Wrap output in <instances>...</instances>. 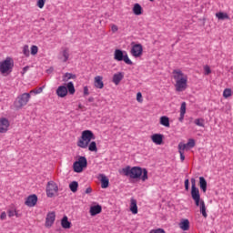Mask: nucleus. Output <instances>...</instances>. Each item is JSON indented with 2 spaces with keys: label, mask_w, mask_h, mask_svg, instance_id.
I'll use <instances>...</instances> for the list:
<instances>
[{
  "label": "nucleus",
  "mask_w": 233,
  "mask_h": 233,
  "mask_svg": "<svg viewBox=\"0 0 233 233\" xmlns=\"http://www.w3.org/2000/svg\"><path fill=\"white\" fill-rule=\"evenodd\" d=\"M122 174L131 179H139V177H141L142 181H147V179H148V170L140 167H131L130 166H127L122 168Z\"/></svg>",
  "instance_id": "1"
},
{
  "label": "nucleus",
  "mask_w": 233,
  "mask_h": 233,
  "mask_svg": "<svg viewBox=\"0 0 233 233\" xmlns=\"http://www.w3.org/2000/svg\"><path fill=\"white\" fill-rule=\"evenodd\" d=\"M173 75L176 81L175 86L177 92H183V90H187V81H188L187 75L183 74L181 70H174Z\"/></svg>",
  "instance_id": "2"
},
{
  "label": "nucleus",
  "mask_w": 233,
  "mask_h": 233,
  "mask_svg": "<svg viewBox=\"0 0 233 233\" xmlns=\"http://www.w3.org/2000/svg\"><path fill=\"white\" fill-rule=\"evenodd\" d=\"M93 139H96V135H94V132L91 130H84L76 145L79 147V148H88V145H90V142Z\"/></svg>",
  "instance_id": "3"
},
{
  "label": "nucleus",
  "mask_w": 233,
  "mask_h": 233,
  "mask_svg": "<svg viewBox=\"0 0 233 233\" xmlns=\"http://www.w3.org/2000/svg\"><path fill=\"white\" fill-rule=\"evenodd\" d=\"M114 60L115 61H124L126 65H133L132 60L128 58V54L127 51H123L121 49H116L114 53Z\"/></svg>",
  "instance_id": "4"
},
{
  "label": "nucleus",
  "mask_w": 233,
  "mask_h": 233,
  "mask_svg": "<svg viewBox=\"0 0 233 233\" xmlns=\"http://www.w3.org/2000/svg\"><path fill=\"white\" fill-rule=\"evenodd\" d=\"M14 68V60L11 57H6L3 62L0 63L1 74H10Z\"/></svg>",
  "instance_id": "5"
},
{
  "label": "nucleus",
  "mask_w": 233,
  "mask_h": 233,
  "mask_svg": "<svg viewBox=\"0 0 233 233\" xmlns=\"http://www.w3.org/2000/svg\"><path fill=\"white\" fill-rule=\"evenodd\" d=\"M30 93H24L18 96L15 101V108H23V106H26L30 101Z\"/></svg>",
  "instance_id": "6"
},
{
  "label": "nucleus",
  "mask_w": 233,
  "mask_h": 233,
  "mask_svg": "<svg viewBox=\"0 0 233 233\" xmlns=\"http://www.w3.org/2000/svg\"><path fill=\"white\" fill-rule=\"evenodd\" d=\"M87 165L88 161L86 160V157H79L78 161H76L73 164L74 172H76L77 174L83 172V169L86 168Z\"/></svg>",
  "instance_id": "7"
},
{
  "label": "nucleus",
  "mask_w": 233,
  "mask_h": 233,
  "mask_svg": "<svg viewBox=\"0 0 233 233\" xmlns=\"http://www.w3.org/2000/svg\"><path fill=\"white\" fill-rule=\"evenodd\" d=\"M59 191L57 184L54 181H49L46 185V196L47 198H54L56 194Z\"/></svg>",
  "instance_id": "8"
},
{
  "label": "nucleus",
  "mask_w": 233,
  "mask_h": 233,
  "mask_svg": "<svg viewBox=\"0 0 233 233\" xmlns=\"http://www.w3.org/2000/svg\"><path fill=\"white\" fill-rule=\"evenodd\" d=\"M131 56L133 57H141L143 56V46L141 44H135L131 48Z\"/></svg>",
  "instance_id": "9"
},
{
  "label": "nucleus",
  "mask_w": 233,
  "mask_h": 233,
  "mask_svg": "<svg viewBox=\"0 0 233 233\" xmlns=\"http://www.w3.org/2000/svg\"><path fill=\"white\" fill-rule=\"evenodd\" d=\"M191 197L192 199L201 198L199 189L196 187V178H191Z\"/></svg>",
  "instance_id": "10"
},
{
  "label": "nucleus",
  "mask_w": 233,
  "mask_h": 233,
  "mask_svg": "<svg viewBox=\"0 0 233 233\" xmlns=\"http://www.w3.org/2000/svg\"><path fill=\"white\" fill-rule=\"evenodd\" d=\"M10 122L6 118H0V134H5L8 132Z\"/></svg>",
  "instance_id": "11"
},
{
  "label": "nucleus",
  "mask_w": 233,
  "mask_h": 233,
  "mask_svg": "<svg viewBox=\"0 0 233 233\" xmlns=\"http://www.w3.org/2000/svg\"><path fill=\"white\" fill-rule=\"evenodd\" d=\"M25 205H26V207H34L35 205H37V195L33 194L30 195L26 198V200L25 202Z\"/></svg>",
  "instance_id": "12"
},
{
  "label": "nucleus",
  "mask_w": 233,
  "mask_h": 233,
  "mask_svg": "<svg viewBox=\"0 0 233 233\" xmlns=\"http://www.w3.org/2000/svg\"><path fill=\"white\" fill-rule=\"evenodd\" d=\"M54 221H56V212L52 211L46 215V227H52V225H54Z\"/></svg>",
  "instance_id": "13"
},
{
  "label": "nucleus",
  "mask_w": 233,
  "mask_h": 233,
  "mask_svg": "<svg viewBox=\"0 0 233 233\" xmlns=\"http://www.w3.org/2000/svg\"><path fill=\"white\" fill-rule=\"evenodd\" d=\"M163 137L164 136L161 134H154L151 136V141H153L155 145H163Z\"/></svg>",
  "instance_id": "14"
},
{
  "label": "nucleus",
  "mask_w": 233,
  "mask_h": 233,
  "mask_svg": "<svg viewBox=\"0 0 233 233\" xmlns=\"http://www.w3.org/2000/svg\"><path fill=\"white\" fill-rule=\"evenodd\" d=\"M60 56H59L58 59H60V61L62 63H66V61H68L69 57H70V53L68 51V48H66L64 49L61 53H60Z\"/></svg>",
  "instance_id": "15"
},
{
  "label": "nucleus",
  "mask_w": 233,
  "mask_h": 233,
  "mask_svg": "<svg viewBox=\"0 0 233 233\" xmlns=\"http://www.w3.org/2000/svg\"><path fill=\"white\" fill-rule=\"evenodd\" d=\"M67 94H68V89L65 86H60L56 89V96H58V97H66Z\"/></svg>",
  "instance_id": "16"
},
{
  "label": "nucleus",
  "mask_w": 233,
  "mask_h": 233,
  "mask_svg": "<svg viewBox=\"0 0 233 233\" xmlns=\"http://www.w3.org/2000/svg\"><path fill=\"white\" fill-rule=\"evenodd\" d=\"M99 177H100L101 187L108 188V185H110V180L108 179V177H106V176H105L104 174H100Z\"/></svg>",
  "instance_id": "17"
},
{
  "label": "nucleus",
  "mask_w": 233,
  "mask_h": 233,
  "mask_svg": "<svg viewBox=\"0 0 233 233\" xmlns=\"http://www.w3.org/2000/svg\"><path fill=\"white\" fill-rule=\"evenodd\" d=\"M101 210H103V208L100 205L92 206L89 213L91 216H97V214H101Z\"/></svg>",
  "instance_id": "18"
},
{
  "label": "nucleus",
  "mask_w": 233,
  "mask_h": 233,
  "mask_svg": "<svg viewBox=\"0 0 233 233\" xmlns=\"http://www.w3.org/2000/svg\"><path fill=\"white\" fill-rule=\"evenodd\" d=\"M123 77H125V74L118 72L113 76V83L115 85H119L121 81H123Z\"/></svg>",
  "instance_id": "19"
},
{
  "label": "nucleus",
  "mask_w": 233,
  "mask_h": 233,
  "mask_svg": "<svg viewBox=\"0 0 233 233\" xmlns=\"http://www.w3.org/2000/svg\"><path fill=\"white\" fill-rule=\"evenodd\" d=\"M95 86L96 88H104L105 84L103 83V76H97L95 77Z\"/></svg>",
  "instance_id": "20"
},
{
  "label": "nucleus",
  "mask_w": 233,
  "mask_h": 233,
  "mask_svg": "<svg viewBox=\"0 0 233 233\" xmlns=\"http://www.w3.org/2000/svg\"><path fill=\"white\" fill-rule=\"evenodd\" d=\"M130 211L132 214H137V200L136 198H131Z\"/></svg>",
  "instance_id": "21"
},
{
  "label": "nucleus",
  "mask_w": 233,
  "mask_h": 233,
  "mask_svg": "<svg viewBox=\"0 0 233 233\" xmlns=\"http://www.w3.org/2000/svg\"><path fill=\"white\" fill-rule=\"evenodd\" d=\"M133 14H135V15H141V14H143V7H141V5L139 4L134 5Z\"/></svg>",
  "instance_id": "22"
},
{
  "label": "nucleus",
  "mask_w": 233,
  "mask_h": 233,
  "mask_svg": "<svg viewBox=\"0 0 233 233\" xmlns=\"http://www.w3.org/2000/svg\"><path fill=\"white\" fill-rule=\"evenodd\" d=\"M61 225L63 228H70L72 227V223L68 221V217L65 216L61 220Z\"/></svg>",
  "instance_id": "23"
},
{
  "label": "nucleus",
  "mask_w": 233,
  "mask_h": 233,
  "mask_svg": "<svg viewBox=\"0 0 233 233\" xmlns=\"http://www.w3.org/2000/svg\"><path fill=\"white\" fill-rule=\"evenodd\" d=\"M160 125L168 128L170 127V118L167 116H161Z\"/></svg>",
  "instance_id": "24"
},
{
  "label": "nucleus",
  "mask_w": 233,
  "mask_h": 233,
  "mask_svg": "<svg viewBox=\"0 0 233 233\" xmlns=\"http://www.w3.org/2000/svg\"><path fill=\"white\" fill-rule=\"evenodd\" d=\"M66 87L67 88V92H69L71 96H74V94H76V87L74 86L73 82H68Z\"/></svg>",
  "instance_id": "25"
},
{
  "label": "nucleus",
  "mask_w": 233,
  "mask_h": 233,
  "mask_svg": "<svg viewBox=\"0 0 233 233\" xmlns=\"http://www.w3.org/2000/svg\"><path fill=\"white\" fill-rule=\"evenodd\" d=\"M216 17H218L220 21H224V19H230V16H228V14L224 12L217 13Z\"/></svg>",
  "instance_id": "26"
},
{
  "label": "nucleus",
  "mask_w": 233,
  "mask_h": 233,
  "mask_svg": "<svg viewBox=\"0 0 233 233\" xmlns=\"http://www.w3.org/2000/svg\"><path fill=\"white\" fill-rule=\"evenodd\" d=\"M78 187H79V183H77V181H73L69 184V188L73 193L77 192Z\"/></svg>",
  "instance_id": "27"
},
{
  "label": "nucleus",
  "mask_w": 233,
  "mask_h": 233,
  "mask_svg": "<svg viewBox=\"0 0 233 233\" xmlns=\"http://www.w3.org/2000/svg\"><path fill=\"white\" fill-rule=\"evenodd\" d=\"M87 147L89 152H97V144L96 141L90 142Z\"/></svg>",
  "instance_id": "28"
},
{
  "label": "nucleus",
  "mask_w": 233,
  "mask_h": 233,
  "mask_svg": "<svg viewBox=\"0 0 233 233\" xmlns=\"http://www.w3.org/2000/svg\"><path fill=\"white\" fill-rule=\"evenodd\" d=\"M180 228L182 230H188V228H190V222L188 221V219H185L180 223Z\"/></svg>",
  "instance_id": "29"
},
{
  "label": "nucleus",
  "mask_w": 233,
  "mask_h": 233,
  "mask_svg": "<svg viewBox=\"0 0 233 233\" xmlns=\"http://www.w3.org/2000/svg\"><path fill=\"white\" fill-rule=\"evenodd\" d=\"M69 79H76V75L72 73H66L63 76V81L66 82Z\"/></svg>",
  "instance_id": "30"
},
{
  "label": "nucleus",
  "mask_w": 233,
  "mask_h": 233,
  "mask_svg": "<svg viewBox=\"0 0 233 233\" xmlns=\"http://www.w3.org/2000/svg\"><path fill=\"white\" fill-rule=\"evenodd\" d=\"M232 96V89L230 88H226L223 91V97H225V99H228V97Z\"/></svg>",
  "instance_id": "31"
},
{
  "label": "nucleus",
  "mask_w": 233,
  "mask_h": 233,
  "mask_svg": "<svg viewBox=\"0 0 233 233\" xmlns=\"http://www.w3.org/2000/svg\"><path fill=\"white\" fill-rule=\"evenodd\" d=\"M186 146L187 147V149L194 148L196 147V140L189 138Z\"/></svg>",
  "instance_id": "32"
},
{
  "label": "nucleus",
  "mask_w": 233,
  "mask_h": 233,
  "mask_svg": "<svg viewBox=\"0 0 233 233\" xmlns=\"http://www.w3.org/2000/svg\"><path fill=\"white\" fill-rule=\"evenodd\" d=\"M185 150H188L187 144L179 143L178 144V152L185 153Z\"/></svg>",
  "instance_id": "33"
},
{
  "label": "nucleus",
  "mask_w": 233,
  "mask_h": 233,
  "mask_svg": "<svg viewBox=\"0 0 233 233\" xmlns=\"http://www.w3.org/2000/svg\"><path fill=\"white\" fill-rule=\"evenodd\" d=\"M180 114H187V103L182 102L181 106H180Z\"/></svg>",
  "instance_id": "34"
},
{
  "label": "nucleus",
  "mask_w": 233,
  "mask_h": 233,
  "mask_svg": "<svg viewBox=\"0 0 233 233\" xmlns=\"http://www.w3.org/2000/svg\"><path fill=\"white\" fill-rule=\"evenodd\" d=\"M23 54L25 57H28L30 56V49L28 48V46H25L23 47Z\"/></svg>",
  "instance_id": "35"
},
{
  "label": "nucleus",
  "mask_w": 233,
  "mask_h": 233,
  "mask_svg": "<svg viewBox=\"0 0 233 233\" xmlns=\"http://www.w3.org/2000/svg\"><path fill=\"white\" fill-rule=\"evenodd\" d=\"M200 214L205 218V201H200Z\"/></svg>",
  "instance_id": "36"
},
{
  "label": "nucleus",
  "mask_w": 233,
  "mask_h": 233,
  "mask_svg": "<svg viewBox=\"0 0 233 233\" xmlns=\"http://www.w3.org/2000/svg\"><path fill=\"white\" fill-rule=\"evenodd\" d=\"M199 180H200V188L203 192H205V177H200Z\"/></svg>",
  "instance_id": "37"
},
{
  "label": "nucleus",
  "mask_w": 233,
  "mask_h": 233,
  "mask_svg": "<svg viewBox=\"0 0 233 233\" xmlns=\"http://www.w3.org/2000/svg\"><path fill=\"white\" fill-rule=\"evenodd\" d=\"M45 3H46V0H37L36 6H38V8H44Z\"/></svg>",
  "instance_id": "38"
},
{
  "label": "nucleus",
  "mask_w": 233,
  "mask_h": 233,
  "mask_svg": "<svg viewBox=\"0 0 233 233\" xmlns=\"http://www.w3.org/2000/svg\"><path fill=\"white\" fill-rule=\"evenodd\" d=\"M7 214H8V217H9V218H14V216H15V215H16V218L19 217V216H17V213H16L15 210H14V209H9V210L7 211Z\"/></svg>",
  "instance_id": "39"
},
{
  "label": "nucleus",
  "mask_w": 233,
  "mask_h": 233,
  "mask_svg": "<svg viewBox=\"0 0 233 233\" xmlns=\"http://www.w3.org/2000/svg\"><path fill=\"white\" fill-rule=\"evenodd\" d=\"M39 48L37 47V46H31V54L32 56H35V54H37Z\"/></svg>",
  "instance_id": "40"
},
{
  "label": "nucleus",
  "mask_w": 233,
  "mask_h": 233,
  "mask_svg": "<svg viewBox=\"0 0 233 233\" xmlns=\"http://www.w3.org/2000/svg\"><path fill=\"white\" fill-rule=\"evenodd\" d=\"M137 101H138V103H143V95L141 94V92H138L137 94Z\"/></svg>",
  "instance_id": "41"
},
{
  "label": "nucleus",
  "mask_w": 233,
  "mask_h": 233,
  "mask_svg": "<svg viewBox=\"0 0 233 233\" xmlns=\"http://www.w3.org/2000/svg\"><path fill=\"white\" fill-rule=\"evenodd\" d=\"M149 233H165V229L163 228L153 229Z\"/></svg>",
  "instance_id": "42"
},
{
  "label": "nucleus",
  "mask_w": 233,
  "mask_h": 233,
  "mask_svg": "<svg viewBox=\"0 0 233 233\" xmlns=\"http://www.w3.org/2000/svg\"><path fill=\"white\" fill-rule=\"evenodd\" d=\"M205 74L206 76H208V74H212V70H210V66H205Z\"/></svg>",
  "instance_id": "43"
},
{
  "label": "nucleus",
  "mask_w": 233,
  "mask_h": 233,
  "mask_svg": "<svg viewBox=\"0 0 233 233\" xmlns=\"http://www.w3.org/2000/svg\"><path fill=\"white\" fill-rule=\"evenodd\" d=\"M195 124H197L198 127H203V119H196Z\"/></svg>",
  "instance_id": "44"
},
{
  "label": "nucleus",
  "mask_w": 233,
  "mask_h": 233,
  "mask_svg": "<svg viewBox=\"0 0 233 233\" xmlns=\"http://www.w3.org/2000/svg\"><path fill=\"white\" fill-rule=\"evenodd\" d=\"M34 92H35V94H41V92H43V87H39L36 91L32 90V91L30 92V94H32V93H34Z\"/></svg>",
  "instance_id": "45"
},
{
  "label": "nucleus",
  "mask_w": 233,
  "mask_h": 233,
  "mask_svg": "<svg viewBox=\"0 0 233 233\" xmlns=\"http://www.w3.org/2000/svg\"><path fill=\"white\" fill-rule=\"evenodd\" d=\"M184 183H185L186 190H188V188H189V180H188V178H187Z\"/></svg>",
  "instance_id": "46"
},
{
  "label": "nucleus",
  "mask_w": 233,
  "mask_h": 233,
  "mask_svg": "<svg viewBox=\"0 0 233 233\" xmlns=\"http://www.w3.org/2000/svg\"><path fill=\"white\" fill-rule=\"evenodd\" d=\"M193 201H195L196 207H199V202L201 201V198H193Z\"/></svg>",
  "instance_id": "47"
},
{
  "label": "nucleus",
  "mask_w": 233,
  "mask_h": 233,
  "mask_svg": "<svg viewBox=\"0 0 233 233\" xmlns=\"http://www.w3.org/2000/svg\"><path fill=\"white\" fill-rule=\"evenodd\" d=\"M0 219L5 220L6 219V212H2L1 215H0Z\"/></svg>",
  "instance_id": "48"
},
{
  "label": "nucleus",
  "mask_w": 233,
  "mask_h": 233,
  "mask_svg": "<svg viewBox=\"0 0 233 233\" xmlns=\"http://www.w3.org/2000/svg\"><path fill=\"white\" fill-rule=\"evenodd\" d=\"M111 30H112V32H114V33L117 32V30H118L117 25H113L111 26Z\"/></svg>",
  "instance_id": "49"
},
{
  "label": "nucleus",
  "mask_w": 233,
  "mask_h": 233,
  "mask_svg": "<svg viewBox=\"0 0 233 233\" xmlns=\"http://www.w3.org/2000/svg\"><path fill=\"white\" fill-rule=\"evenodd\" d=\"M89 92H88V86H85L84 87V96H89Z\"/></svg>",
  "instance_id": "50"
},
{
  "label": "nucleus",
  "mask_w": 233,
  "mask_h": 233,
  "mask_svg": "<svg viewBox=\"0 0 233 233\" xmlns=\"http://www.w3.org/2000/svg\"><path fill=\"white\" fill-rule=\"evenodd\" d=\"M185 119V114L180 113V116L178 118V121H180V123H183V120Z\"/></svg>",
  "instance_id": "51"
},
{
  "label": "nucleus",
  "mask_w": 233,
  "mask_h": 233,
  "mask_svg": "<svg viewBox=\"0 0 233 233\" xmlns=\"http://www.w3.org/2000/svg\"><path fill=\"white\" fill-rule=\"evenodd\" d=\"M30 68V66H26L23 68L22 74H26V72H28V69Z\"/></svg>",
  "instance_id": "52"
},
{
  "label": "nucleus",
  "mask_w": 233,
  "mask_h": 233,
  "mask_svg": "<svg viewBox=\"0 0 233 233\" xmlns=\"http://www.w3.org/2000/svg\"><path fill=\"white\" fill-rule=\"evenodd\" d=\"M180 159H181V161H185V153H181V151H180Z\"/></svg>",
  "instance_id": "53"
},
{
  "label": "nucleus",
  "mask_w": 233,
  "mask_h": 233,
  "mask_svg": "<svg viewBox=\"0 0 233 233\" xmlns=\"http://www.w3.org/2000/svg\"><path fill=\"white\" fill-rule=\"evenodd\" d=\"M91 192H92V187H87V188L86 189V194H91Z\"/></svg>",
  "instance_id": "54"
},
{
  "label": "nucleus",
  "mask_w": 233,
  "mask_h": 233,
  "mask_svg": "<svg viewBox=\"0 0 233 233\" xmlns=\"http://www.w3.org/2000/svg\"><path fill=\"white\" fill-rule=\"evenodd\" d=\"M88 102H89V103H94V97H93V96L89 97V98H88Z\"/></svg>",
  "instance_id": "55"
},
{
  "label": "nucleus",
  "mask_w": 233,
  "mask_h": 233,
  "mask_svg": "<svg viewBox=\"0 0 233 233\" xmlns=\"http://www.w3.org/2000/svg\"><path fill=\"white\" fill-rule=\"evenodd\" d=\"M78 108L82 109L83 108V105L79 104L78 105Z\"/></svg>",
  "instance_id": "56"
},
{
  "label": "nucleus",
  "mask_w": 233,
  "mask_h": 233,
  "mask_svg": "<svg viewBox=\"0 0 233 233\" xmlns=\"http://www.w3.org/2000/svg\"><path fill=\"white\" fill-rule=\"evenodd\" d=\"M205 188L207 189V182H205Z\"/></svg>",
  "instance_id": "57"
},
{
  "label": "nucleus",
  "mask_w": 233,
  "mask_h": 233,
  "mask_svg": "<svg viewBox=\"0 0 233 233\" xmlns=\"http://www.w3.org/2000/svg\"><path fill=\"white\" fill-rule=\"evenodd\" d=\"M151 3H153L154 0H149Z\"/></svg>",
  "instance_id": "58"
}]
</instances>
